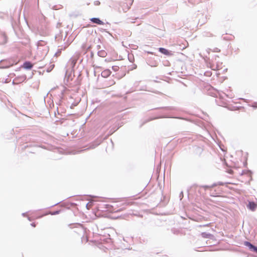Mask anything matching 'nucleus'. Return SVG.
<instances>
[{
	"instance_id": "nucleus-18",
	"label": "nucleus",
	"mask_w": 257,
	"mask_h": 257,
	"mask_svg": "<svg viewBox=\"0 0 257 257\" xmlns=\"http://www.w3.org/2000/svg\"><path fill=\"white\" fill-rule=\"evenodd\" d=\"M112 70H113V71H118V69H119V67H118V66H113L112 67Z\"/></svg>"
},
{
	"instance_id": "nucleus-32",
	"label": "nucleus",
	"mask_w": 257,
	"mask_h": 257,
	"mask_svg": "<svg viewBox=\"0 0 257 257\" xmlns=\"http://www.w3.org/2000/svg\"><path fill=\"white\" fill-rule=\"evenodd\" d=\"M216 68L217 69H219V68H218V66H216Z\"/></svg>"
},
{
	"instance_id": "nucleus-6",
	"label": "nucleus",
	"mask_w": 257,
	"mask_h": 257,
	"mask_svg": "<svg viewBox=\"0 0 257 257\" xmlns=\"http://www.w3.org/2000/svg\"><path fill=\"white\" fill-rule=\"evenodd\" d=\"M33 64L29 61H26L24 63L23 67L26 69H31L33 67Z\"/></svg>"
},
{
	"instance_id": "nucleus-24",
	"label": "nucleus",
	"mask_w": 257,
	"mask_h": 257,
	"mask_svg": "<svg viewBox=\"0 0 257 257\" xmlns=\"http://www.w3.org/2000/svg\"><path fill=\"white\" fill-rule=\"evenodd\" d=\"M31 225L32 226H33V227H35V223H31Z\"/></svg>"
},
{
	"instance_id": "nucleus-9",
	"label": "nucleus",
	"mask_w": 257,
	"mask_h": 257,
	"mask_svg": "<svg viewBox=\"0 0 257 257\" xmlns=\"http://www.w3.org/2000/svg\"><path fill=\"white\" fill-rule=\"evenodd\" d=\"M201 236L202 237L205 238H211L213 237V235L211 234L205 232H202L201 233Z\"/></svg>"
},
{
	"instance_id": "nucleus-21",
	"label": "nucleus",
	"mask_w": 257,
	"mask_h": 257,
	"mask_svg": "<svg viewBox=\"0 0 257 257\" xmlns=\"http://www.w3.org/2000/svg\"><path fill=\"white\" fill-rule=\"evenodd\" d=\"M209 194L211 196H216V193L214 192L211 191Z\"/></svg>"
},
{
	"instance_id": "nucleus-23",
	"label": "nucleus",
	"mask_w": 257,
	"mask_h": 257,
	"mask_svg": "<svg viewBox=\"0 0 257 257\" xmlns=\"http://www.w3.org/2000/svg\"><path fill=\"white\" fill-rule=\"evenodd\" d=\"M127 21H128V22H131V23H135V22H134V21H131V18H128V19H127Z\"/></svg>"
},
{
	"instance_id": "nucleus-28",
	"label": "nucleus",
	"mask_w": 257,
	"mask_h": 257,
	"mask_svg": "<svg viewBox=\"0 0 257 257\" xmlns=\"http://www.w3.org/2000/svg\"><path fill=\"white\" fill-rule=\"evenodd\" d=\"M89 203H88L86 204V207H87V208H88V207Z\"/></svg>"
},
{
	"instance_id": "nucleus-13",
	"label": "nucleus",
	"mask_w": 257,
	"mask_h": 257,
	"mask_svg": "<svg viewBox=\"0 0 257 257\" xmlns=\"http://www.w3.org/2000/svg\"><path fill=\"white\" fill-rule=\"evenodd\" d=\"M97 54L99 57H105L107 53L104 50H100L98 52Z\"/></svg>"
},
{
	"instance_id": "nucleus-3",
	"label": "nucleus",
	"mask_w": 257,
	"mask_h": 257,
	"mask_svg": "<svg viewBox=\"0 0 257 257\" xmlns=\"http://www.w3.org/2000/svg\"><path fill=\"white\" fill-rule=\"evenodd\" d=\"M90 21L93 23L97 25H103L104 23L98 18H92L90 19Z\"/></svg>"
},
{
	"instance_id": "nucleus-16",
	"label": "nucleus",
	"mask_w": 257,
	"mask_h": 257,
	"mask_svg": "<svg viewBox=\"0 0 257 257\" xmlns=\"http://www.w3.org/2000/svg\"><path fill=\"white\" fill-rule=\"evenodd\" d=\"M98 145V144H93L90 145L89 148L90 149H94Z\"/></svg>"
},
{
	"instance_id": "nucleus-5",
	"label": "nucleus",
	"mask_w": 257,
	"mask_h": 257,
	"mask_svg": "<svg viewBox=\"0 0 257 257\" xmlns=\"http://www.w3.org/2000/svg\"><path fill=\"white\" fill-rule=\"evenodd\" d=\"M47 45V42L44 40H40L37 43L38 50H41V47Z\"/></svg>"
},
{
	"instance_id": "nucleus-22",
	"label": "nucleus",
	"mask_w": 257,
	"mask_h": 257,
	"mask_svg": "<svg viewBox=\"0 0 257 257\" xmlns=\"http://www.w3.org/2000/svg\"><path fill=\"white\" fill-rule=\"evenodd\" d=\"M179 197H180L181 199L183 197V194L182 191L180 193Z\"/></svg>"
},
{
	"instance_id": "nucleus-17",
	"label": "nucleus",
	"mask_w": 257,
	"mask_h": 257,
	"mask_svg": "<svg viewBox=\"0 0 257 257\" xmlns=\"http://www.w3.org/2000/svg\"><path fill=\"white\" fill-rule=\"evenodd\" d=\"M62 49H63L62 47L60 49H59L58 51L56 53L55 55H56V56L60 55Z\"/></svg>"
},
{
	"instance_id": "nucleus-4",
	"label": "nucleus",
	"mask_w": 257,
	"mask_h": 257,
	"mask_svg": "<svg viewBox=\"0 0 257 257\" xmlns=\"http://www.w3.org/2000/svg\"><path fill=\"white\" fill-rule=\"evenodd\" d=\"M7 42V37L3 33L0 34V45L4 44Z\"/></svg>"
},
{
	"instance_id": "nucleus-7",
	"label": "nucleus",
	"mask_w": 257,
	"mask_h": 257,
	"mask_svg": "<svg viewBox=\"0 0 257 257\" xmlns=\"http://www.w3.org/2000/svg\"><path fill=\"white\" fill-rule=\"evenodd\" d=\"M223 183L222 182H218V183H214L210 186H208V185L202 186L201 187L206 189L207 188H212L216 186L217 185H223Z\"/></svg>"
},
{
	"instance_id": "nucleus-31",
	"label": "nucleus",
	"mask_w": 257,
	"mask_h": 257,
	"mask_svg": "<svg viewBox=\"0 0 257 257\" xmlns=\"http://www.w3.org/2000/svg\"><path fill=\"white\" fill-rule=\"evenodd\" d=\"M7 67H1L2 68H7Z\"/></svg>"
},
{
	"instance_id": "nucleus-2",
	"label": "nucleus",
	"mask_w": 257,
	"mask_h": 257,
	"mask_svg": "<svg viewBox=\"0 0 257 257\" xmlns=\"http://www.w3.org/2000/svg\"><path fill=\"white\" fill-rule=\"evenodd\" d=\"M38 51L42 52V57L45 56L49 51V47L48 46H44V47H41V50H38Z\"/></svg>"
},
{
	"instance_id": "nucleus-15",
	"label": "nucleus",
	"mask_w": 257,
	"mask_h": 257,
	"mask_svg": "<svg viewBox=\"0 0 257 257\" xmlns=\"http://www.w3.org/2000/svg\"><path fill=\"white\" fill-rule=\"evenodd\" d=\"M60 212V210H57V211H55L54 212H50V214L52 215H57V214H59Z\"/></svg>"
},
{
	"instance_id": "nucleus-29",
	"label": "nucleus",
	"mask_w": 257,
	"mask_h": 257,
	"mask_svg": "<svg viewBox=\"0 0 257 257\" xmlns=\"http://www.w3.org/2000/svg\"><path fill=\"white\" fill-rule=\"evenodd\" d=\"M56 39H57V41H59V39H58V37H56Z\"/></svg>"
},
{
	"instance_id": "nucleus-12",
	"label": "nucleus",
	"mask_w": 257,
	"mask_h": 257,
	"mask_svg": "<svg viewBox=\"0 0 257 257\" xmlns=\"http://www.w3.org/2000/svg\"><path fill=\"white\" fill-rule=\"evenodd\" d=\"M76 62V60L73 58H71L70 60H69L68 63L69 65H70L71 67H73Z\"/></svg>"
},
{
	"instance_id": "nucleus-26",
	"label": "nucleus",
	"mask_w": 257,
	"mask_h": 257,
	"mask_svg": "<svg viewBox=\"0 0 257 257\" xmlns=\"http://www.w3.org/2000/svg\"><path fill=\"white\" fill-rule=\"evenodd\" d=\"M128 1L129 2H130L131 4H132V0H128Z\"/></svg>"
},
{
	"instance_id": "nucleus-20",
	"label": "nucleus",
	"mask_w": 257,
	"mask_h": 257,
	"mask_svg": "<svg viewBox=\"0 0 257 257\" xmlns=\"http://www.w3.org/2000/svg\"><path fill=\"white\" fill-rule=\"evenodd\" d=\"M251 251H253L256 253H257V247L255 246H254L252 249H251Z\"/></svg>"
},
{
	"instance_id": "nucleus-14",
	"label": "nucleus",
	"mask_w": 257,
	"mask_h": 257,
	"mask_svg": "<svg viewBox=\"0 0 257 257\" xmlns=\"http://www.w3.org/2000/svg\"><path fill=\"white\" fill-rule=\"evenodd\" d=\"M244 245H245L246 246H247L250 250H251V249L254 246L249 241H245L244 242Z\"/></svg>"
},
{
	"instance_id": "nucleus-8",
	"label": "nucleus",
	"mask_w": 257,
	"mask_h": 257,
	"mask_svg": "<svg viewBox=\"0 0 257 257\" xmlns=\"http://www.w3.org/2000/svg\"><path fill=\"white\" fill-rule=\"evenodd\" d=\"M110 74H111V71L108 69H106V70H104V71H103L101 72V76L103 77L106 78V77H108L110 75Z\"/></svg>"
},
{
	"instance_id": "nucleus-30",
	"label": "nucleus",
	"mask_w": 257,
	"mask_h": 257,
	"mask_svg": "<svg viewBox=\"0 0 257 257\" xmlns=\"http://www.w3.org/2000/svg\"><path fill=\"white\" fill-rule=\"evenodd\" d=\"M253 107H254V108H256L257 106L256 105H253Z\"/></svg>"
},
{
	"instance_id": "nucleus-19",
	"label": "nucleus",
	"mask_w": 257,
	"mask_h": 257,
	"mask_svg": "<svg viewBox=\"0 0 257 257\" xmlns=\"http://www.w3.org/2000/svg\"><path fill=\"white\" fill-rule=\"evenodd\" d=\"M93 4H94V5L95 6H99L100 4V3L98 1H95L94 2Z\"/></svg>"
},
{
	"instance_id": "nucleus-11",
	"label": "nucleus",
	"mask_w": 257,
	"mask_h": 257,
	"mask_svg": "<svg viewBox=\"0 0 257 257\" xmlns=\"http://www.w3.org/2000/svg\"><path fill=\"white\" fill-rule=\"evenodd\" d=\"M159 50V52H160L161 53H162L163 54H165L166 55H169L170 54L169 51L165 48H160Z\"/></svg>"
},
{
	"instance_id": "nucleus-25",
	"label": "nucleus",
	"mask_w": 257,
	"mask_h": 257,
	"mask_svg": "<svg viewBox=\"0 0 257 257\" xmlns=\"http://www.w3.org/2000/svg\"><path fill=\"white\" fill-rule=\"evenodd\" d=\"M68 45H69V44H66V45H65V46L64 47V48H64V49H65L66 47H68Z\"/></svg>"
},
{
	"instance_id": "nucleus-33",
	"label": "nucleus",
	"mask_w": 257,
	"mask_h": 257,
	"mask_svg": "<svg viewBox=\"0 0 257 257\" xmlns=\"http://www.w3.org/2000/svg\"><path fill=\"white\" fill-rule=\"evenodd\" d=\"M28 219H29V220H31V219H30V217H28Z\"/></svg>"
},
{
	"instance_id": "nucleus-10",
	"label": "nucleus",
	"mask_w": 257,
	"mask_h": 257,
	"mask_svg": "<svg viewBox=\"0 0 257 257\" xmlns=\"http://www.w3.org/2000/svg\"><path fill=\"white\" fill-rule=\"evenodd\" d=\"M248 207L250 210L253 211L255 209L256 205L253 202H249Z\"/></svg>"
},
{
	"instance_id": "nucleus-27",
	"label": "nucleus",
	"mask_w": 257,
	"mask_h": 257,
	"mask_svg": "<svg viewBox=\"0 0 257 257\" xmlns=\"http://www.w3.org/2000/svg\"><path fill=\"white\" fill-rule=\"evenodd\" d=\"M25 214H26V213H23L22 214V215H23V216H25Z\"/></svg>"
},
{
	"instance_id": "nucleus-1",
	"label": "nucleus",
	"mask_w": 257,
	"mask_h": 257,
	"mask_svg": "<svg viewBox=\"0 0 257 257\" xmlns=\"http://www.w3.org/2000/svg\"><path fill=\"white\" fill-rule=\"evenodd\" d=\"M209 92L208 93L213 97H217L219 96L222 97L221 92L217 89H214L213 87H211V89H209Z\"/></svg>"
}]
</instances>
